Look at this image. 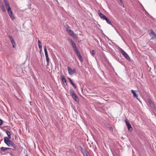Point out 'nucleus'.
Listing matches in <instances>:
<instances>
[{
  "instance_id": "nucleus-1",
  "label": "nucleus",
  "mask_w": 156,
  "mask_h": 156,
  "mask_svg": "<svg viewBox=\"0 0 156 156\" xmlns=\"http://www.w3.org/2000/svg\"><path fill=\"white\" fill-rule=\"evenodd\" d=\"M70 95L72 96V98L76 101H79V98L77 95L75 93L73 90H70Z\"/></svg>"
},
{
  "instance_id": "nucleus-2",
  "label": "nucleus",
  "mask_w": 156,
  "mask_h": 156,
  "mask_svg": "<svg viewBox=\"0 0 156 156\" xmlns=\"http://www.w3.org/2000/svg\"><path fill=\"white\" fill-rule=\"evenodd\" d=\"M119 51L122 55L128 60L130 61V58L128 55L122 48H120Z\"/></svg>"
},
{
  "instance_id": "nucleus-3",
  "label": "nucleus",
  "mask_w": 156,
  "mask_h": 156,
  "mask_svg": "<svg viewBox=\"0 0 156 156\" xmlns=\"http://www.w3.org/2000/svg\"><path fill=\"white\" fill-rule=\"evenodd\" d=\"M147 101L150 106L152 108L153 111L156 112V108L154 102L149 98L147 99Z\"/></svg>"
},
{
  "instance_id": "nucleus-4",
  "label": "nucleus",
  "mask_w": 156,
  "mask_h": 156,
  "mask_svg": "<svg viewBox=\"0 0 156 156\" xmlns=\"http://www.w3.org/2000/svg\"><path fill=\"white\" fill-rule=\"evenodd\" d=\"M68 41L69 42H70L71 45L72 46L73 48L74 51L75 50H76V49H77V48L76 46L75 43H74V41L71 39H70V38L69 39Z\"/></svg>"
},
{
  "instance_id": "nucleus-5",
  "label": "nucleus",
  "mask_w": 156,
  "mask_h": 156,
  "mask_svg": "<svg viewBox=\"0 0 156 156\" xmlns=\"http://www.w3.org/2000/svg\"><path fill=\"white\" fill-rule=\"evenodd\" d=\"M4 142L7 145L9 146H10L12 142L7 137H5L4 138Z\"/></svg>"
},
{
  "instance_id": "nucleus-6",
  "label": "nucleus",
  "mask_w": 156,
  "mask_h": 156,
  "mask_svg": "<svg viewBox=\"0 0 156 156\" xmlns=\"http://www.w3.org/2000/svg\"><path fill=\"white\" fill-rule=\"evenodd\" d=\"M7 11L9 14V15L11 19L13 20H14L15 19V17L14 16V15L13 13V12H12L11 9L9 8L8 10H7Z\"/></svg>"
},
{
  "instance_id": "nucleus-7",
  "label": "nucleus",
  "mask_w": 156,
  "mask_h": 156,
  "mask_svg": "<svg viewBox=\"0 0 156 156\" xmlns=\"http://www.w3.org/2000/svg\"><path fill=\"white\" fill-rule=\"evenodd\" d=\"M126 126H127L128 129L130 131H132L133 130V128L132 127L130 123L126 120H125Z\"/></svg>"
},
{
  "instance_id": "nucleus-8",
  "label": "nucleus",
  "mask_w": 156,
  "mask_h": 156,
  "mask_svg": "<svg viewBox=\"0 0 156 156\" xmlns=\"http://www.w3.org/2000/svg\"><path fill=\"white\" fill-rule=\"evenodd\" d=\"M4 3L7 10H8L9 8L11 9L7 0H3Z\"/></svg>"
},
{
  "instance_id": "nucleus-9",
  "label": "nucleus",
  "mask_w": 156,
  "mask_h": 156,
  "mask_svg": "<svg viewBox=\"0 0 156 156\" xmlns=\"http://www.w3.org/2000/svg\"><path fill=\"white\" fill-rule=\"evenodd\" d=\"M98 14L99 16L101 17V18L103 19L104 20H105L106 17H107L105 16L104 14L102 13L100 10H99L98 11Z\"/></svg>"
},
{
  "instance_id": "nucleus-10",
  "label": "nucleus",
  "mask_w": 156,
  "mask_h": 156,
  "mask_svg": "<svg viewBox=\"0 0 156 156\" xmlns=\"http://www.w3.org/2000/svg\"><path fill=\"white\" fill-rule=\"evenodd\" d=\"M67 68L68 73L69 75H72L74 73L75 70H74L73 71V70L69 66H68Z\"/></svg>"
},
{
  "instance_id": "nucleus-11",
  "label": "nucleus",
  "mask_w": 156,
  "mask_h": 156,
  "mask_svg": "<svg viewBox=\"0 0 156 156\" xmlns=\"http://www.w3.org/2000/svg\"><path fill=\"white\" fill-rule=\"evenodd\" d=\"M69 28V26H68L67 27L66 30L68 32L69 34L72 36L74 32L71 29H69L68 28Z\"/></svg>"
},
{
  "instance_id": "nucleus-12",
  "label": "nucleus",
  "mask_w": 156,
  "mask_h": 156,
  "mask_svg": "<svg viewBox=\"0 0 156 156\" xmlns=\"http://www.w3.org/2000/svg\"><path fill=\"white\" fill-rule=\"evenodd\" d=\"M61 80L62 82L64 83V85H67V81L64 76L63 75L61 76Z\"/></svg>"
},
{
  "instance_id": "nucleus-13",
  "label": "nucleus",
  "mask_w": 156,
  "mask_h": 156,
  "mask_svg": "<svg viewBox=\"0 0 156 156\" xmlns=\"http://www.w3.org/2000/svg\"><path fill=\"white\" fill-rule=\"evenodd\" d=\"M10 146L13 148V149H12L13 151H16L17 150V148L16 145L13 142H12V144H11Z\"/></svg>"
},
{
  "instance_id": "nucleus-14",
  "label": "nucleus",
  "mask_w": 156,
  "mask_h": 156,
  "mask_svg": "<svg viewBox=\"0 0 156 156\" xmlns=\"http://www.w3.org/2000/svg\"><path fill=\"white\" fill-rule=\"evenodd\" d=\"M68 80L70 83L73 85V87L76 89L77 88V87L76 86L74 83L73 82L72 80L71 79L69 78H68Z\"/></svg>"
},
{
  "instance_id": "nucleus-15",
  "label": "nucleus",
  "mask_w": 156,
  "mask_h": 156,
  "mask_svg": "<svg viewBox=\"0 0 156 156\" xmlns=\"http://www.w3.org/2000/svg\"><path fill=\"white\" fill-rule=\"evenodd\" d=\"M131 92L133 94V97H134L136 98V97H138V95L136 93L135 90H131Z\"/></svg>"
},
{
  "instance_id": "nucleus-16",
  "label": "nucleus",
  "mask_w": 156,
  "mask_h": 156,
  "mask_svg": "<svg viewBox=\"0 0 156 156\" xmlns=\"http://www.w3.org/2000/svg\"><path fill=\"white\" fill-rule=\"evenodd\" d=\"M11 42L12 44V47L15 48L16 47V43L13 39L11 40Z\"/></svg>"
},
{
  "instance_id": "nucleus-17",
  "label": "nucleus",
  "mask_w": 156,
  "mask_h": 156,
  "mask_svg": "<svg viewBox=\"0 0 156 156\" xmlns=\"http://www.w3.org/2000/svg\"><path fill=\"white\" fill-rule=\"evenodd\" d=\"M151 35L153 36V37H156V35L154 33V32L153 30H151Z\"/></svg>"
},
{
  "instance_id": "nucleus-18",
  "label": "nucleus",
  "mask_w": 156,
  "mask_h": 156,
  "mask_svg": "<svg viewBox=\"0 0 156 156\" xmlns=\"http://www.w3.org/2000/svg\"><path fill=\"white\" fill-rule=\"evenodd\" d=\"M77 56L78 57L79 59L81 61V62H83V59L82 56L80 54Z\"/></svg>"
},
{
  "instance_id": "nucleus-19",
  "label": "nucleus",
  "mask_w": 156,
  "mask_h": 156,
  "mask_svg": "<svg viewBox=\"0 0 156 156\" xmlns=\"http://www.w3.org/2000/svg\"><path fill=\"white\" fill-rule=\"evenodd\" d=\"M83 154L84 156H89V153L86 150H84V152H83Z\"/></svg>"
},
{
  "instance_id": "nucleus-20",
  "label": "nucleus",
  "mask_w": 156,
  "mask_h": 156,
  "mask_svg": "<svg viewBox=\"0 0 156 156\" xmlns=\"http://www.w3.org/2000/svg\"><path fill=\"white\" fill-rule=\"evenodd\" d=\"M105 20L106 21L107 23H108V24L111 25H112V23L111 21L107 17H106V18L105 19Z\"/></svg>"
},
{
  "instance_id": "nucleus-21",
  "label": "nucleus",
  "mask_w": 156,
  "mask_h": 156,
  "mask_svg": "<svg viewBox=\"0 0 156 156\" xmlns=\"http://www.w3.org/2000/svg\"><path fill=\"white\" fill-rule=\"evenodd\" d=\"M10 149L9 148L5 147H2L1 148V150L2 151H5L6 150Z\"/></svg>"
},
{
  "instance_id": "nucleus-22",
  "label": "nucleus",
  "mask_w": 156,
  "mask_h": 156,
  "mask_svg": "<svg viewBox=\"0 0 156 156\" xmlns=\"http://www.w3.org/2000/svg\"><path fill=\"white\" fill-rule=\"evenodd\" d=\"M45 56L46 58V61L47 63V65L48 66L49 61V58L48 56V55Z\"/></svg>"
},
{
  "instance_id": "nucleus-23",
  "label": "nucleus",
  "mask_w": 156,
  "mask_h": 156,
  "mask_svg": "<svg viewBox=\"0 0 156 156\" xmlns=\"http://www.w3.org/2000/svg\"><path fill=\"white\" fill-rule=\"evenodd\" d=\"M91 54L92 55L93 57H94L95 56L96 53L95 51L94 50H91Z\"/></svg>"
},
{
  "instance_id": "nucleus-24",
  "label": "nucleus",
  "mask_w": 156,
  "mask_h": 156,
  "mask_svg": "<svg viewBox=\"0 0 156 156\" xmlns=\"http://www.w3.org/2000/svg\"><path fill=\"white\" fill-rule=\"evenodd\" d=\"M44 52H45V55L46 56V55H48L47 49L46 48L45 46H44Z\"/></svg>"
},
{
  "instance_id": "nucleus-25",
  "label": "nucleus",
  "mask_w": 156,
  "mask_h": 156,
  "mask_svg": "<svg viewBox=\"0 0 156 156\" xmlns=\"http://www.w3.org/2000/svg\"><path fill=\"white\" fill-rule=\"evenodd\" d=\"M72 36V37H74L75 38H78L77 35L74 33L73 34V35Z\"/></svg>"
},
{
  "instance_id": "nucleus-26",
  "label": "nucleus",
  "mask_w": 156,
  "mask_h": 156,
  "mask_svg": "<svg viewBox=\"0 0 156 156\" xmlns=\"http://www.w3.org/2000/svg\"><path fill=\"white\" fill-rule=\"evenodd\" d=\"M1 7L2 8V10L4 12H6V10H5V8H4V6L3 5H2V6H1Z\"/></svg>"
},
{
  "instance_id": "nucleus-27",
  "label": "nucleus",
  "mask_w": 156,
  "mask_h": 156,
  "mask_svg": "<svg viewBox=\"0 0 156 156\" xmlns=\"http://www.w3.org/2000/svg\"><path fill=\"white\" fill-rule=\"evenodd\" d=\"M74 51L76 53L77 55L80 54V53L78 50H77V49H76V50H74Z\"/></svg>"
},
{
  "instance_id": "nucleus-28",
  "label": "nucleus",
  "mask_w": 156,
  "mask_h": 156,
  "mask_svg": "<svg viewBox=\"0 0 156 156\" xmlns=\"http://www.w3.org/2000/svg\"><path fill=\"white\" fill-rule=\"evenodd\" d=\"M80 147L81 149V152L82 153V154L83 153V152H84V150H83V148L81 147V146H80Z\"/></svg>"
},
{
  "instance_id": "nucleus-29",
  "label": "nucleus",
  "mask_w": 156,
  "mask_h": 156,
  "mask_svg": "<svg viewBox=\"0 0 156 156\" xmlns=\"http://www.w3.org/2000/svg\"><path fill=\"white\" fill-rule=\"evenodd\" d=\"M37 44L38 45V46H39V45H41V46L42 45L41 43L39 40H38Z\"/></svg>"
},
{
  "instance_id": "nucleus-30",
  "label": "nucleus",
  "mask_w": 156,
  "mask_h": 156,
  "mask_svg": "<svg viewBox=\"0 0 156 156\" xmlns=\"http://www.w3.org/2000/svg\"><path fill=\"white\" fill-rule=\"evenodd\" d=\"M6 133L7 134V135H8L9 134H10V132L8 130H6Z\"/></svg>"
},
{
  "instance_id": "nucleus-31",
  "label": "nucleus",
  "mask_w": 156,
  "mask_h": 156,
  "mask_svg": "<svg viewBox=\"0 0 156 156\" xmlns=\"http://www.w3.org/2000/svg\"><path fill=\"white\" fill-rule=\"evenodd\" d=\"M9 38L10 39V41H11V40H12L13 39H12V37L11 35H9Z\"/></svg>"
},
{
  "instance_id": "nucleus-32",
  "label": "nucleus",
  "mask_w": 156,
  "mask_h": 156,
  "mask_svg": "<svg viewBox=\"0 0 156 156\" xmlns=\"http://www.w3.org/2000/svg\"><path fill=\"white\" fill-rule=\"evenodd\" d=\"M39 48L40 49V51H42V45L41 46L39 45Z\"/></svg>"
},
{
  "instance_id": "nucleus-33",
  "label": "nucleus",
  "mask_w": 156,
  "mask_h": 156,
  "mask_svg": "<svg viewBox=\"0 0 156 156\" xmlns=\"http://www.w3.org/2000/svg\"><path fill=\"white\" fill-rule=\"evenodd\" d=\"M8 138H9V139H10L11 138V134H9L8 135Z\"/></svg>"
},
{
  "instance_id": "nucleus-34",
  "label": "nucleus",
  "mask_w": 156,
  "mask_h": 156,
  "mask_svg": "<svg viewBox=\"0 0 156 156\" xmlns=\"http://www.w3.org/2000/svg\"><path fill=\"white\" fill-rule=\"evenodd\" d=\"M109 130L111 131H113V128L112 127H110L109 128Z\"/></svg>"
},
{
  "instance_id": "nucleus-35",
  "label": "nucleus",
  "mask_w": 156,
  "mask_h": 156,
  "mask_svg": "<svg viewBox=\"0 0 156 156\" xmlns=\"http://www.w3.org/2000/svg\"><path fill=\"white\" fill-rule=\"evenodd\" d=\"M1 129H2L4 130L6 132V130H7L6 129H4L3 128H2L1 127Z\"/></svg>"
},
{
  "instance_id": "nucleus-36",
  "label": "nucleus",
  "mask_w": 156,
  "mask_h": 156,
  "mask_svg": "<svg viewBox=\"0 0 156 156\" xmlns=\"http://www.w3.org/2000/svg\"><path fill=\"white\" fill-rule=\"evenodd\" d=\"M3 122V120L1 119V126Z\"/></svg>"
},
{
  "instance_id": "nucleus-37",
  "label": "nucleus",
  "mask_w": 156,
  "mask_h": 156,
  "mask_svg": "<svg viewBox=\"0 0 156 156\" xmlns=\"http://www.w3.org/2000/svg\"><path fill=\"white\" fill-rule=\"evenodd\" d=\"M136 99H137L138 101H140V102H141V101H140V99H139V98H138V97H136Z\"/></svg>"
},
{
  "instance_id": "nucleus-38",
  "label": "nucleus",
  "mask_w": 156,
  "mask_h": 156,
  "mask_svg": "<svg viewBox=\"0 0 156 156\" xmlns=\"http://www.w3.org/2000/svg\"><path fill=\"white\" fill-rule=\"evenodd\" d=\"M70 152H71V153H72L73 152V151L72 150H71L70 151Z\"/></svg>"
},
{
  "instance_id": "nucleus-39",
  "label": "nucleus",
  "mask_w": 156,
  "mask_h": 156,
  "mask_svg": "<svg viewBox=\"0 0 156 156\" xmlns=\"http://www.w3.org/2000/svg\"><path fill=\"white\" fill-rule=\"evenodd\" d=\"M120 0V2H122V0Z\"/></svg>"
},
{
  "instance_id": "nucleus-40",
  "label": "nucleus",
  "mask_w": 156,
  "mask_h": 156,
  "mask_svg": "<svg viewBox=\"0 0 156 156\" xmlns=\"http://www.w3.org/2000/svg\"><path fill=\"white\" fill-rule=\"evenodd\" d=\"M97 42H98V40H97Z\"/></svg>"
},
{
  "instance_id": "nucleus-41",
  "label": "nucleus",
  "mask_w": 156,
  "mask_h": 156,
  "mask_svg": "<svg viewBox=\"0 0 156 156\" xmlns=\"http://www.w3.org/2000/svg\"><path fill=\"white\" fill-rule=\"evenodd\" d=\"M57 2H58L57 0H56Z\"/></svg>"
}]
</instances>
